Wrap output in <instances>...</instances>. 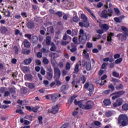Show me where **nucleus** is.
<instances>
[{"label": "nucleus", "instance_id": "nucleus-62", "mask_svg": "<svg viewBox=\"0 0 128 128\" xmlns=\"http://www.w3.org/2000/svg\"><path fill=\"white\" fill-rule=\"evenodd\" d=\"M110 92V90H105L103 92L102 94H108Z\"/></svg>", "mask_w": 128, "mask_h": 128}, {"label": "nucleus", "instance_id": "nucleus-23", "mask_svg": "<svg viewBox=\"0 0 128 128\" xmlns=\"http://www.w3.org/2000/svg\"><path fill=\"white\" fill-rule=\"evenodd\" d=\"M38 36H34L32 38V44H38Z\"/></svg>", "mask_w": 128, "mask_h": 128}, {"label": "nucleus", "instance_id": "nucleus-60", "mask_svg": "<svg viewBox=\"0 0 128 128\" xmlns=\"http://www.w3.org/2000/svg\"><path fill=\"white\" fill-rule=\"evenodd\" d=\"M6 88L4 87H2L0 88V94H4L6 92Z\"/></svg>", "mask_w": 128, "mask_h": 128}, {"label": "nucleus", "instance_id": "nucleus-44", "mask_svg": "<svg viewBox=\"0 0 128 128\" xmlns=\"http://www.w3.org/2000/svg\"><path fill=\"white\" fill-rule=\"evenodd\" d=\"M38 108H40V106H36L34 108H32V112H38Z\"/></svg>", "mask_w": 128, "mask_h": 128}, {"label": "nucleus", "instance_id": "nucleus-30", "mask_svg": "<svg viewBox=\"0 0 128 128\" xmlns=\"http://www.w3.org/2000/svg\"><path fill=\"white\" fill-rule=\"evenodd\" d=\"M24 46L25 48H30V42L28 40H25L24 42Z\"/></svg>", "mask_w": 128, "mask_h": 128}, {"label": "nucleus", "instance_id": "nucleus-12", "mask_svg": "<svg viewBox=\"0 0 128 128\" xmlns=\"http://www.w3.org/2000/svg\"><path fill=\"white\" fill-rule=\"evenodd\" d=\"M100 18H108V11L106 10H104L102 11L101 14H100Z\"/></svg>", "mask_w": 128, "mask_h": 128}, {"label": "nucleus", "instance_id": "nucleus-47", "mask_svg": "<svg viewBox=\"0 0 128 128\" xmlns=\"http://www.w3.org/2000/svg\"><path fill=\"white\" fill-rule=\"evenodd\" d=\"M108 88H110L112 92H114V86L112 84H111L108 86Z\"/></svg>", "mask_w": 128, "mask_h": 128}, {"label": "nucleus", "instance_id": "nucleus-50", "mask_svg": "<svg viewBox=\"0 0 128 128\" xmlns=\"http://www.w3.org/2000/svg\"><path fill=\"white\" fill-rule=\"evenodd\" d=\"M43 83L44 84V86H46V88H48V86H50L48 80H44L43 82Z\"/></svg>", "mask_w": 128, "mask_h": 128}, {"label": "nucleus", "instance_id": "nucleus-55", "mask_svg": "<svg viewBox=\"0 0 128 128\" xmlns=\"http://www.w3.org/2000/svg\"><path fill=\"white\" fill-rule=\"evenodd\" d=\"M80 80H82V82L84 84V82H86V76H83L80 78Z\"/></svg>", "mask_w": 128, "mask_h": 128}, {"label": "nucleus", "instance_id": "nucleus-38", "mask_svg": "<svg viewBox=\"0 0 128 128\" xmlns=\"http://www.w3.org/2000/svg\"><path fill=\"white\" fill-rule=\"evenodd\" d=\"M51 46H52L50 48V50H51V52H56V46H54V42L52 43Z\"/></svg>", "mask_w": 128, "mask_h": 128}, {"label": "nucleus", "instance_id": "nucleus-53", "mask_svg": "<svg viewBox=\"0 0 128 128\" xmlns=\"http://www.w3.org/2000/svg\"><path fill=\"white\" fill-rule=\"evenodd\" d=\"M72 34L73 36H78V29H74L72 30Z\"/></svg>", "mask_w": 128, "mask_h": 128}, {"label": "nucleus", "instance_id": "nucleus-56", "mask_svg": "<svg viewBox=\"0 0 128 128\" xmlns=\"http://www.w3.org/2000/svg\"><path fill=\"white\" fill-rule=\"evenodd\" d=\"M49 12L50 14H56V10H54V9H50Z\"/></svg>", "mask_w": 128, "mask_h": 128}, {"label": "nucleus", "instance_id": "nucleus-37", "mask_svg": "<svg viewBox=\"0 0 128 128\" xmlns=\"http://www.w3.org/2000/svg\"><path fill=\"white\" fill-rule=\"evenodd\" d=\"M55 78V82H56V86H60L62 84V82L60 81V78Z\"/></svg>", "mask_w": 128, "mask_h": 128}, {"label": "nucleus", "instance_id": "nucleus-48", "mask_svg": "<svg viewBox=\"0 0 128 128\" xmlns=\"http://www.w3.org/2000/svg\"><path fill=\"white\" fill-rule=\"evenodd\" d=\"M72 42H74V44H80L78 42V37L73 38Z\"/></svg>", "mask_w": 128, "mask_h": 128}, {"label": "nucleus", "instance_id": "nucleus-24", "mask_svg": "<svg viewBox=\"0 0 128 128\" xmlns=\"http://www.w3.org/2000/svg\"><path fill=\"white\" fill-rule=\"evenodd\" d=\"M20 122L21 124H24L26 126H28V124H30V122L28 120H24V118H20Z\"/></svg>", "mask_w": 128, "mask_h": 128}, {"label": "nucleus", "instance_id": "nucleus-17", "mask_svg": "<svg viewBox=\"0 0 128 128\" xmlns=\"http://www.w3.org/2000/svg\"><path fill=\"white\" fill-rule=\"evenodd\" d=\"M25 85L28 88H30V90H34V88H36V86L33 83L26 82Z\"/></svg>", "mask_w": 128, "mask_h": 128}, {"label": "nucleus", "instance_id": "nucleus-64", "mask_svg": "<svg viewBox=\"0 0 128 128\" xmlns=\"http://www.w3.org/2000/svg\"><path fill=\"white\" fill-rule=\"evenodd\" d=\"M38 120L39 122V124H42V116H40L38 117Z\"/></svg>", "mask_w": 128, "mask_h": 128}, {"label": "nucleus", "instance_id": "nucleus-1", "mask_svg": "<svg viewBox=\"0 0 128 128\" xmlns=\"http://www.w3.org/2000/svg\"><path fill=\"white\" fill-rule=\"evenodd\" d=\"M74 104L76 106H78L82 110H92L94 106V103L92 100H88L84 104V100L78 101L76 99L74 100Z\"/></svg>", "mask_w": 128, "mask_h": 128}, {"label": "nucleus", "instance_id": "nucleus-15", "mask_svg": "<svg viewBox=\"0 0 128 128\" xmlns=\"http://www.w3.org/2000/svg\"><path fill=\"white\" fill-rule=\"evenodd\" d=\"M71 47L72 48L70 49V52H76L78 50V44H72Z\"/></svg>", "mask_w": 128, "mask_h": 128}, {"label": "nucleus", "instance_id": "nucleus-26", "mask_svg": "<svg viewBox=\"0 0 128 128\" xmlns=\"http://www.w3.org/2000/svg\"><path fill=\"white\" fill-rule=\"evenodd\" d=\"M86 68L88 71H90V70H92V64L90 63V61L86 62Z\"/></svg>", "mask_w": 128, "mask_h": 128}, {"label": "nucleus", "instance_id": "nucleus-45", "mask_svg": "<svg viewBox=\"0 0 128 128\" xmlns=\"http://www.w3.org/2000/svg\"><path fill=\"white\" fill-rule=\"evenodd\" d=\"M112 74L113 76H114V78H118L120 76V74L116 72L115 71L112 72Z\"/></svg>", "mask_w": 128, "mask_h": 128}, {"label": "nucleus", "instance_id": "nucleus-14", "mask_svg": "<svg viewBox=\"0 0 128 128\" xmlns=\"http://www.w3.org/2000/svg\"><path fill=\"white\" fill-rule=\"evenodd\" d=\"M58 110H60L58 108V105L56 104L55 106H53L52 107V114H58Z\"/></svg>", "mask_w": 128, "mask_h": 128}, {"label": "nucleus", "instance_id": "nucleus-39", "mask_svg": "<svg viewBox=\"0 0 128 128\" xmlns=\"http://www.w3.org/2000/svg\"><path fill=\"white\" fill-rule=\"evenodd\" d=\"M122 108L123 110H128V104H124L122 106Z\"/></svg>", "mask_w": 128, "mask_h": 128}, {"label": "nucleus", "instance_id": "nucleus-46", "mask_svg": "<svg viewBox=\"0 0 128 128\" xmlns=\"http://www.w3.org/2000/svg\"><path fill=\"white\" fill-rule=\"evenodd\" d=\"M83 36H84L86 40H90V34H88L86 35V34H83Z\"/></svg>", "mask_w": 128, "mask_h": 128}, {"label": "nucleus", "instance_id": "nucleus-31", "mask_svg": "<svg viewBox=\"0 0 128 128\" xmlns=\"http://www.w3.org/2000/svg\"><path fill=\"white\" fill-rule=\"evenodd\" d=\"M105 116L106 118H110L112 116V111H107L105 112Z\"/></svg>", "mask_w": 128, "mask_h": 128}, {"label": "nucleus", "instance_id": "nucleus-7", "mask_svg": "<svg viewBox=\"0 0 128 128\" xmlns=\"http://www.w3.org/2000/svg\"><path fill=\"white\" fill-rule=\"evenodd\" d=\"M54 74V72L52 71V68H49L47 71L46 76V78L48 80H52V76Z\"/></svg>", "mask_w": 128, "mask_h": 128}, {"label": "nucleus", "instance_id": "nucleus-16", "mask_svg": "<svg viewBox=\"0 0 128 128\" xmlns=\"http://www.w3.org/2000/svg\"><path fill=\"white\" fill-rule=\"evenodd\" d=\"M8 32V28L6 27V26H2L0 28V32L2 34H6Z\"/></svg>", "mask_w": 128, "mask_h": 128}, {"label": "nucleus", "instance_id": "nucleus-27", "mask_svg": "<svg viewBox=\"0 0 128 128\" xmlns=\"http://www.w3.org/2000/svg\"><path fill=\"white\" fill-rule=\"evenodd\" d=\"M80 65L78 64H77L76 65L75 68L74 69V74H78V72H80Z\"/></svg>", "mask_w": 128, "mask_h": 128}, {"label": "nucleus", "instance_id": "nucleus-42", "mask_svg": "<svg viewBox=\"0 0 128 128\" xmlns=\"http://www.w3.org/2000/svg\"><path fill=\"white\" fill-rule=\"evenodd\" d=\"M55 15L59 18H62V11H58L56 12Z\"/></svg>", "mask_w": 128, "mask_h": 128}, {"label": "nucleus", "instance_id": "nucleus-2", "mask_svg": "<svg viewBox=\"0 0 128 128\" xmlns=\"http://www.w3.org/2000/svg\"><path fill=\"white\" fill-rule=\"evenodd\" d=\"M117 124L120 126H126L128 125V116L126 114H121L118 118Z\"/></svg>", "mask_w": 128, "mask_h": 128}, {"label": "nucleus", "instance_id": "nucleus-54", "mask_svg": "<svg viewBox=\"0 0 128 128\" xmlns=\"http://www.w3.org/2000/svg\"><path fill=\"white\" fill-rule=\"evenodd\" d=\"M4 16L6 18H10V10H8L6 12Z\"/></svg>", "mask_w": 128, "mask_h": 128}, {"label": "nucleus", "instance_id": "nucleus-5", "mask_svg": "<svg viewBox=\"0 0 128 128\" xmlns=\"http://www.w3.org/2000/svg\"><path fill=\"white\" fill-rule=\"evenodd\" d=\"M126 94V91L124 90L116 92L110 94L111 96H114L112 98V100H116V98H120V96H123V94Z\"/></svg>", "mask_w": 128, "mask_h": 128}, {"label": "nucleus", "instance_id": "nucleus-43", "mask_svg": "<svg viewBox=\"0 0 128 128\" xmlns=\"http://www.w3.org/2000/svg\"><path fill=\"white\" fill-rule=\"evenodd\" d=\"M122 62V58H119L115 60V64H120Z\"/></svg>", "mask_w": 128, "mask_h": 128}, {"label": "nucleus", "instance_id": "nucleus-51", "mask_svg": "<svg viewBox=\"0 0 128 128\" xmlns=\"http://www.w3.org/2000/svg\"><path fill=\"white\" fill-rule=\"evenodd\" d=\"M14 50L15 52V54H18V46H14Z\"/></svg>", "mask_w": 128, "mask_h": 128}, {"label": "nucleus", "instance_id": "nucleus-20", "mask_svg": "<svg viewBox=\"0 0 128 128\" xmlns=\"http://www.w3.org/2000/svg\"><path fill=\"white\" fill-rule=\"evenodd\" d=\"M103 104H104V106H110V104H112V102L110 101V100L106 98L104 100Z\"/></svg>", "mask_w": 128, "mask_h": 128}, {"label": "nucleus", "instance_id": "nucleus-36", "mask_svg": "<svg viewBox=\"0 0 128 128\" xmlns=\"http://www.w3.org/2000/svg\"><path fill=\"white\" fill-rule=\"evenodd\" d=\"M8 90L10 94H14L16 92V88H9Z\"/></svg>", "mask_w": 128, "mask_h": 128}, {"label": "nucleus", "instance_id": "nucleus-11", "mask_svg": "<svg viewBox=\"0 0 128 128\" xmlns=\"http://www.w3.org/2000/svg\"><path fill=\"white\" fill-rule=\"evenodd\" d=\"M100 28L104 32L110 30V26L106 24H102L100 25Z\"/></svg>", "mask_w": 128, "mask_h": 128}, {"label": "nucleus", "instance_id": "nucleus-18", "mask_svg": "<svg viewBox=\"0 0 128 128\" xmlns=\"http://www.w3.org/2000/svg\"><path fill=\"white\" fill-rule=\"evenodd\" d=\"M108 78V76L106 74H104L102 76L101 78V82L99 84L100 86H104L106 84V78ZM102 80H104V82H102Z\"/></svg>", "mask_w": 128, "mask_h": 128}, {"label": "nucleus", "instance_id": "nucleus-28", "mask_svg": "<svg viewBox=\"0 0 128 128\" xmlns=\"http://www.w3.org/2000/svg\"><path fill=\"white\" fill-rule=\"evenodd\" d=\"M83 54H84V58L86 59V60H90V54H88V53L87 52L86 50H83Z\"/></svg>", "mask_w": 128, "mask_h": 128}, {"label": "nucleus", "instance_id": "nucleus-32", "mask_svg": "<svg viewBox=\"0 0 128 128\" xmlns=\"http://www.w3.org/2000/svg\"><path fill=\"white\" fill-rule=\"evenodd\" d=\"M115 88L116 90H122V88H124V86L121 84L118 86H116Z\"/></svg>", "mask_w": 128, "mask_h": 128}, {"label": "nucleus", "instance_id": "nucleus-29", "mask_svg": "<svg viewBox=\"0 0 128 128\" xmlns=\"http://www.w3.org/2000/svg\"><path fill=\"white\" fill-rule=\"evenodd\" d=\"M76 98V96H72L68 100V104H72V102H74V100Z\"/></svg>", "mask_w": 128, "mask_h": 128}, {"label": "nucleus", "instance_id": "nucleus-49", "mask_svg": "<svg viewBox=\"0 0 128 128\" xmlns=\"http://www.w3.org/2000/svg\"><path fill=\"white\" fill-rule=\"evenodd\" d=\"M27 93L28 90H26V88H22L21 90V94H26Z\"/></svg>", "mask_w": 128, "mask_h": 128}, {"label": "nucleus", "instance_id": "nucleus-4", "mask_svg": "<svg viewBox=\"0 0 128 128\" xmlns=\"http://www.w3.org/2000/svg\"><path fill=\"white\" fill-rule=\"evenodd\" d=\"M83 16H84V18H83L82 22H80L79 26H81V28H88L90 26V23L88 22V18L86 17L84 14H82L81 18Z\"/></svg>", "mask_w": 128, "mask_h": 128}, {"label": "nucleus", "instance_id": "nucleus-21", "mask_svg": "<svg viewBox=\"0 0 128 128\" xmlns=\"http://www.w3.org/2000/svg\"><path fill=\"white\" fill-rule=\"evenodd\" d=\"M27 28L32 30L34 28V23L32 21H30L27 23Z\"/></svg>", "mask_w": 128, "mask_h": 128}, {"label": "nucleus", "instance_id": "nucleus-8", "mask_svg": "<svg viewBox=\"0 0 128 128\" xmlns=\"http://www.w3.org/2000/svg\"><path fill=\"white\" fill-rule=\"evenodd\" d=\"M124 104V100L122 98H118L115 102L113 103V106L114 108H118L120 106Z\"/></svg>", "mask_w": 128, "mask_h": 128}, {"label": "nucleus", "instance_id": "nucleus-61", "mask_svg": "<svg viewBox=\"0 0 128 128\" xmlns=\"http://www.w3.org/2000/svg\"><path fill=\"white\" fill-rule=\"evenodd\" d=\"M86 46L87 48H92V44L88 42L86 44Z\"/></svg>", "mask_w": 128, "mask_h": 128}, {"label": "nucleus", "instance_id": "nucleus-63", "mask_svg": "<svg viewBox=\"0 0 128 128\" xmlns=\"http://www.w3.org/2000/svg\"><path fill=\"white\" fill-rule=\"evenodd\" d=\"M104 32L102 29H99L97 30V34H102Z\"/></svg>", "mask_w": 128, "mask_h": 128}, {"label": "nucleus", "instance_id": "nucleus-3", "mask_svg": "<svg viewBox=\"0 0 128 128\" xmlns=\"http://www.w3.org/2000/svg\"><path fill=\"white\" fill-rule=\"evenodd\" d=\"M121 29L122 32H124V34H117L116 36L118 38H120L122 42H124L126 40V36H128V28L124 26H122Z\"/></svg>", "mask_w": 128, "mask_h": 128}, {"label": "nucleus", "instance_id": "nucleus-25", "mask_svg": "<svg viewBox=\"0 0 128 128\" xmlns=\"http://www.w3.org/2000/svg\"><path fill=\"white\" fill-rule=\"evenodd\" d=\"M25 79L26 80H29L30 82H32V75L30 74H28L25 76Z\"/></svg>", "mask_w": 128, "mask_h": 128}, {"label": "nucleus", "instance_id": "nucleus-6", "mask_svg": "<svg viewBox=\"0 0 128 128\" xmlns=\"http://www.w3.org/2000/svg\"><path fill=\"white\" fill-rule=\"evenodd\" d=\"M84 88L86 89L88 88L90 96L93 94L94 92V88L92 84H90L88 82H86L84 84Z\"/></svg>", "mask_w": 128, "mask_h": 128}, {"label": "nucleus", "instance_id": "nucleus-22", "mask_svg": "<svg viewBox=\"0 0 128 128\" xmlns=\"http://www.w3.org/2000/svg\"><path fill=\"white\" fill-rule=\"evenodd\" d=\"M46 44L47 46H50L52 43V36H46Z\"/></svg>", "mask_w": 128, "mask_h": 128}, {"label": "nucleus", "instance_id": "nucleus-34", "mask_svg": "<svg viewBox=\"0 0 128 128\" xmlns=\"http://www.w3.org/2000/svg\"><path fill=\"white\" fill-rule=\"evenodd\" d=\"M72 20L74 22H80V18L77 16H75L72 18Z\"/></svg>", "mask_w": 128, "mask_h": 128}, {"label": "nucleus", "instance_id": "nucleus-10", "mask_svg": "<svg viewBox=\"0 0 128 128\" xmlns=\"http://www.w3.org/2000/svg\"><path fill=\"white\" fill-rule=\"evenodd\" d=\"M60 96L61 95L59 93L51 94V100L53 102H56Z\"/></svg>", "mask_w": 128, "mask_h": 128}, {"label": "nucleus", "instance_id": "nucleus-33", "mask_svg": "<svg viewBox=\"0 0 128 128\" xmlns=\"http://www.w3.org/2000/svg\"><path fill=\"white\" fill-rule=\"evenodd\" d=\"M86 10L88 12H90L91 16H92L93 18H94V20H97L96 17V16H94V13L92 12V10H90L89 8H87Z\"/></svg>", "mask_w": 128, "mask_h": 128}, {"label": "nucleus", "instance_id": "nucleus-19", "mask_svg": "<svg viewBox=\"0 0 128 128\" xmlns=\"http://www.w3.org/2000/svg\"><path fill=\"white\" fill-rule=\"evenodd\" d=\"M32 60H34L32 58L25 59L24 60V64L26 66H28V64H32Z\"/></svg>", "mask_w": 128, "mask_h": 128}, {"label": "nucleus", "instance_id": "nucleus-52", "mask_svg": "<svg viewBox=\"0 0 128 128\" xmlns=\"http://www.w3.org/2000/svg\"><path fill=\"white\" fill-rule=\"evenodd\" d=\"M108 63H103L102 65L101 68H102V70H104V68H106V66H108Z\"/></svg>", "mask_w": 128, "mask_h": 128}, {"label": "nucleus", "instance_id": "nucleus-9", "mask_svg": "<svg viewBox=\"0 0 128 128\" xmlns=\"http://www.w3.org/2000/svg\"><path fill=\"white\" fill-rule=\"evenodd\" d=\"M60 70L58 67L54 68V78H60Z\"/></svg>", "mask_w": 128, "mask_h": 128}, {"label": "nucleus", "instance_id": "nucleus-58", "mask_svg": "<svg viewBox=\"0 0 128 128\" xmlns=\"http://www.w3.org/2000/svg\"><path fill=\"white\" fill-rule=\"evenodd\" d=\"M48 60L46 58H44L43 59V62L44 64H48Z\"/></svg>", "mask_w": 128, "mask_h": 128}, {"label": "nucleus", "instance_id": "nucleus-57", "mask_svg": "<svg viewBox=\"0 0 128 128\" xmlns=\"http://www.w3.org/2000/svg\"><path fill=\"white\" fill-rule=\"evenodd\" d=\"M35 62L36 64V66H40L42 64V62H40V60L37 59L35 60Z\"/></svg>", "mask_w": 128, "mask_h": 128}, {"label": "nucleus", "instance_id": "nucleus-41", "mask_svg": "<svg viewBox=\"0 0 128 128\" xmlns=\"http://www.w3.org/2000/svg\"><path fill=\"white\" fill-rule=\"evenodd\" d=\"M30 52V50L24 49L22 50V54H29Z\"/></svg>", "mask_w": 128, "mask_h": 128}, {"label": "nucleus", "instance_id": "nucleus-59", "mask_svg": "<svg viewBox=\"0 0 128 128\" xmlns=\"http://www.w3.org/2000/svg\"><path fill=\"white\" fill-rule=\"evenodd\" d=\"M114 20L116 22H122V20H120L119 18H114Z\"/></svg>", "mask_w": 128, "mask_h": 128}, {"label": "nucleus", "instance_id": "nucleus-13", "mask_svg": "<svg viewBox=\"0 0 128 128\" xmlns=\"http://www.w3.org/2000/svg\"><path fill=\"white\" fill-rule=\"evenodd\" d=\"M78 40L81 44H84L86 42V40L84 35L80 36Z\"/></svg>", "mask_w": 128, "mask_h": 128}, {"label": "nucleus", "instance_id": "nucleus-35", "mask_svg": "<svg viewBox=\"0 0 128 128\" xmlns=\"http://www.w3.org/2000/svg\"><path fill=\"white\" fill-rule=\"evenodd\" d=\"M24 118L26 120H30V122L32 121V115H28L24 117Z\"/></svg>", "mask_w": 128, "mask_h": 128}, {"label": "nucleus", "instance_id": "nucleus-40", "mask_svg": "<svg viewBox=\"0 0 128 128\" xmlns=\"http://www.w3.org/2000/svg\"><path fill=\"white\" fill-rule=\"evenodd\" d=\"M68 86H66V85H63L62 86L61 88H60L61 92H64V90H68Z\"/></svg>", "mask_w": 128, "mask_h": 128}]
</instances>
